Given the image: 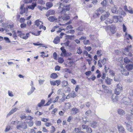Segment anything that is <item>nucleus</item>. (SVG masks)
<instances>
[{
	"mask_svg": "<svg viewBox=\"0 0 133 133\" xmlns=\"http://www.w3.org/2000/svg\"><path fill=\"white\" fill-rule=\"evenodd\" d=\"M51 84L52 85L54 86L56 85V82L55 81H50Z\"/></svg>",
	"mask_w": 133,
	"mask_h": 133,
	"instance_id": "nucleus-56",
	"label": "nucleus"
},
{
	"mask_svg": "<svg viewBox=\"0 0 133 133\" xmlns=\"http://www.w3.org/2000/svg\"><path fill=\"white\" fill-rule=\"evenodd\" d=\"M123 29L124 32H125V33L127 32L126 31L127 29V28L124 24L123 25Z\"/></svg>",
	"mask_w": 133,
	"mask_h": 133,
	"instance_id": "nucleus-54",
	"label": "nucleus"
},
{
	"mask_svg": "<svg viewBox=\"0 0 133 133\" xmlns=\"http://www.w3.org/2000/svg\"><path fill=\"white\" fill-rule=\"evenodd\" d=\"M68 84V83L67 81L64 80L62 82V85L63 87H65Z\"/></svg>",
	"mask_w": 133,
	"mask_h": 133,
	"instance_id": "nucleus-37",
	"label": "nucleus"
},
{
	"mask_svg": "<svg viewBox=\"0 0 133 133\" xmlns=\"http://www.w3.org/2000/svg\"><path fill=\"white\" fill-rule=\"evenodd\" d=\"M38 3L40 4L43 5L45 4V2L42 0H39Z\"/></svg>",
	"mask_w": 133,
	"mask_h": 133,
	"instance_id": "nucleus-45",
	"label": "nucleus"
},
{
	"mask_svg": "<svg viewBox=\"0 0 133 133\" xmlns=\"http://www.w3.org/2000/svg\"><path fill=\"white\" fill-rule=\"evenodd\" d=\"M124 63L126 64L130 63H133V59L130 60L128 58L126 57L124 58Z\"/></svg>",
	"mask_w": 133,
	"mask_h": 133,
	"instance_id": "nucleus-14",
	"label": "nucleus"
},
{
	"mask_svg": "<svg viewBox=\"0 0 133 133\" xmlns=\"http://www.w3.org/2000/svg\"><path fill=\"white\" fill-rule=\"evenodd\" d=\"M17 110V108H12L8 114V116H9L16 112Z\"/></svg>",
	"mask_w": 133,
	"mask_h": 133,
	"instance_id": "nucleus-22",
	"label": "nucleus"
},
{
	"mask_svg": "<svg viewBox=\"0 0 133 133\" xmlns=\"http://www.w3.org/2000/svg\"><path fill=\"white\" fill-rule=\"evenodd\" d=\"M86 130H87V132L88 133H91L92 131V130L90 128L88 127Z\"/></svg>",
	"mask_w": 133,
	"mask_h": 133,
	"instance_id": "nucleus-49",
	"label": "nucleus"
},
{
	"mask_svg": "<svg viewBox=\"0 0 133 133\" xmlns=\"http://www.w3.org/2000/svg\"><path fill=\"white\" fill-rule=\"evenodd\" d=\"M102 87L103 88L105 91V92H108V87L103 85H102Z\"/></svg>",
	"mask_w": 133,
	"mask_h": 133,
	"instance_id": "nucleus-47",
	"label": "nucleus"
},
{
	"mask_svg": "<svg viewBox=\"0 0 133 133\" xmlns=\"http://www.w3.org/2000/svg\"><path fill=\"white\" fill-rule=\"evenodd\" d=\"M104 8L103 7H100L96 11L95 14L97 16H99L104 11Z\"/></svg>",
	"mask_w": 133,
	"mask_h": 133,
	"instance_id": "nucleus-6",
	"label": "nucleus"
},
{
	"mask_svg": "<svg viewBox=\"0 0 133 133\" xmlns=\"http://www.w3.org/2000/svg\"><path fill=\"white\" fill-rule=\"evenodd\" d=\"M120 67L122 69L121 70L122 74L125 76L128 75L129 74L128 71L126 70L124 68H123L122 65Z\"/></svg>",
	"mask_w": 133,
	"mask_h": 133,
	"instance_id": "nucleus-7",
	"label": "nucleus"
},
{
	"mask_svg": "<svg viewBox=\"0 0 133 133\" xmlns=\"http://www.w3.org/2000/svg\"><path fill=\"white\" fill-rule=\"evenodd\" d=\"M122 90L123 88L121 84L120 83L117 84L116 85V88L115 90V94L117 95H118Z\"/></svg>",
	"mask_w": 133,
	"mask_h": 133,
	"instance_id": "nucleus-2",
	"label": "nucleus"
},
{
	"mask_svg": "<svg viewBox=\"0 0 133 133\" xmlns=\"http://www.w3.org/2000/svg\"><path fill=\"white\" fill-rule=\"evenodd\" d=\"M46 5L47 7V9L50 8L53 6L52 3L51 2H49L46 3Z\"/></svg>",
	"mask_w": 133,
	"mask_h": 133,
	"instance_id": "nucleus-27",
	"label": "nucleus"
},
{
	"mask_svg": "<svg viewBox=\"0 0 133 133\" xmlns=\"http://www.w3.org/2000/svg\"><path fill=\"white\" fill-rule=\"evenodd\" d=\"M65 37H66L67 39H69L72 40H74L75 39L76 36L74 35L69 36L67 35Z\"/></svg>",
	"mask_w": 133,
	"mask_h": 133,
	"instance_id": "nucleus-23",
	"label": "nucleus"
},
{
	"mask_svg": "<svg viewBox=\"0 0 133 133\" xmlns=\"http://www.w3.org/2000/svg\"><path fill=\"white\" fill-rule=\"evenodd\" d=\"M70 94V96L71 97L74 98L76 96L74 91H73L71 92V93Z\"/></svg>",
	"mask_w": 133,
	"mask_h": 133,
	"instance_id": "nucleus-39",
	"label": "nucleus"
},
{
	"mask_svg": "<svg viewBox=\"0 0 133 133\" xmlns=\"http://www.w3.org/2000/svg\"><path fill=\"white\" fill-rule=\"evenodd\" d=\"M28 124L29 126L31 127L34 124L33 121H30L28 122Z\"/></svg>",
	"mask_w": 133,
	"mask_h": 133,
	"instance_id": "nucleus-46",
	"label": "nucleus"
},
{
	"mask_svg": "<svg viewBox=\"0 0 133 133\" xmlns=\"http://www.w3.org/2000/svg\"><path fill=\"white\" fill-rule=\"evenodd\" d=\"M35 124L37 126H39L41 125V122L39 121H37L35 122Z\"/></svg>",
	"mask_w": 133,
	"mask_h": 133,
	"instance_id": "nucleus-43",
	"label": "nucleus"
},
{
	"mask_svg": "<svg viewBox=\"0 0 133 133\" xmlns=\"http://www.w3.org/2000/svg\"><path fill=\"white\" fill-rule=\"evenodd\" d=\"M21 124L22 125V126H23V128L26 129L27 128V125L26 124V123L25 122H24Z\"/></svg>",
	"mask_w": 133,
	"mask_h": 133,
	"instance_id": "nucleus-41",
	"label": "nucleus"
},
{
	"mask_svg": "<svg viewBox=\"0 0 133 133\" xmlns=\"http://www.w3.org/2000/svg\"><path fill=\"white\" fill-rule=\"evenodd\" d=\"M125 36L127 39L129 40V39H132V37L130 34L128 35L127 32H126L125 34Z\"/></svg>",
	"mask_w": 133,
	"mask_h": 133,
	"instance_id": "nucleus-33",
	"label": "nucleus"
},
{
	"mask_svg": "<svg viewBox=\"0 0 133 133\" xmlns=\"http://www.w3.org/2000/svg\"><path fill=\"white\" fill-rule=\"evenodd\" d=\"M58 98L59 97L58 96H57L55 100H53L54 99L53 98L50 99L49 100L48 102L45 105H44V106H46L49 105L51 103H54L56 102L58 100Z\"/></svg>",
	"mask_w": 133,
	"mask_h": 133,
	"instance_id": "nucleus-4",
	"label": "nucleus"
},
{
	"mask_svg": "<svg viewBox=\"0 0 133 133\" xmlns=\"http://www.w3.org/2000/svg\"><path fill=\"white\" fill-rule=\"evenodd\" d=\"M111 11L112 13L115 14L118 13L116 7L115 5H114L113 7L112 6L111 8Z\"/></svg>",
	"mask_w": 133,
	"mask_h": 133,
	"instance_id": "nucleus-19",
	"label": "nucleus"
},
{
	"mask_svg": "<svg viewBox=\"0 0 133 133\" xmlns=\"http://www.w3.org/2000/svg\"><path fill=\"white\" fill-rule=\"evenodd\" d=\"M110 30L112 34H114L116 32V28L114 26H112V27L111 26L110 27Z\"/></svg>",
	"mask_w": 133,
	"mask_h": 133,
	"instance_id": "nucleus-32",
	"label": "nucleus"
},
{
	"mask_svg": "<svg viewBox=\"0 0 133 133\" xmlns=\"http://www.w3.org/2000/svg\"><path fill=\"white\" fill-rule=\"evenodd\" d=\"M4 39L6 41V42L7 43H10L11 41H10L8 38L7 37H4Z\"/></svg>",
	"mask_w": 133,
	"mask_h": 133,
	"instance_id": "nucleus-58",
	"label": "nucleus"
},
{
	"mask_svg": "<svg viewBox=\"0 0 133 133\" xmlns=\"http://www.w3.org/2000/svg\"><path fill=\"white\" fill-rule=\"evenodd\" d=\"M129 46H127L125 49L124 51L125 52L124 54L127 56L131 57L132 56V54L130 52H129Z\"/></svg>",
	"mask_w": 133,
	"mask_h": 133,
	"instance_id": "nucleus-10",
	"label": "nucleus"
},
{
	"mask_svg": "<svg viewBox=\"0 0 133 133\" xmlns=\"http://www.w3.org/2000/svg\"><path fill=\"white\" fill-rule=\"evenodd\" d=\"M83 43L84 45H86L89 44L90 41L89 40L85 39L84 40Z\"/></svg>",
	"mask_w": 133,
	"mask_h": 133,
	"instance_id": "nucleus-44",
	"label": "nucleus"
},
{
	"mask_svg": "<svg viewBox=\"0 0 133 133\" xmlns=\"http://www.w3.org/2000/svg\"><path fill=\"white\" fill-rule=\"evenodd\" d=\"M79 110L78 109L75 107L73 108L71 111V114L72 115H75L78 112Z\"/></svg>",
	"mask_w": 133,
	"mask_h": 133,
	"instance_id": "nucleus-16",
	"label": "nucleus"
},
{
	"mask_svg": "<svg viewBox=\"0 0 133 133\" xmlns=\"http://www.w3.org/2000/svg\"><path fill=\"white\" fill-rule=\"evenodd\" d=\"M23 126H22V125L21 124L19 125H18L17 126V128L18 129H21V128H23Z\"/></svg>",
	"mask_w": 133,
	"mask_h": 133,
	"instance_id": "nucleus-63",
	"label": "nucleus"
},
{
	"mask_svg": "<svg viewBox=\"0 0 133 133\" xmlns=\"http://www.w3.org/2000/svg\"><path fill=\"white\" fill-rule=\"evenodd\" d=\"M50 77L52 79H55L58 77V76L56 74L54 73L50 75Z\"/></svg>",
	"mask_w": 133,
	"mask_h": 133,
	"instance_id": "nucleus-31",
	"label": "nucleus"
},
{
	"mask_svg": "<svg viewBox=\"0 0 133 133\" xmlns=\"http://www.w3.org/2000/svg\"><path fill=\"white\" fill-rule=\"evenodd\" d=\"M8 94L9 96L10 97H13L14 95L13 94L12 92V91H8Z\"/></svg>",
	"mask_w": 133,
	"mask_h": 133,
	"instance_id": "nucleus-52",
	"label": "nucleus"
},
{
	"mask_svg": "<svg viewBox=\"0 0 133 133\" xmlns=\"http://www.w3.org/2000/svg\"><path fill=\"white\" fill-rule=\"evenodd\" d=\"M75 31L74 30H70L68 31L66 33L68 34H73L75 33Z\"/></svg>",
	"mask_w": 133,
	"mask_h": 133,
	"instance_id": "nucleus-50",
	"label": "nucleus"
},
{
	"mask_svg": "<svg viewBox=\"0 0 133 133\" xmlns=\"http://www.w3.org/2000/svg\"><path fill=\"white\" fill-rule=\"evenodd\" d=\"M97 125V123L96 122L93 121L91 124V126L93 128H96Z\"/></svg>",
	"mask_w": 133,
	"mask_h": 133,
	"instance_id": "nucleus-30",
	"label": "nucleus"
},
{
	"mask_svg": "<svg viewBox=\"0 0 133 133\" xmlns=\"http://www.w3.org/2000/svg\"><path fill=\"white\" fill-rule=\"evenodd\" d=\"M36 6V3H32V5H29L28 6V8L31 9L32 10H33L35 8Z\"/></svg>",
	"mask_w": 133,
	"mask_h": 133,
	"instance_id": "nucleus-20",
	"label": "nucleus"
},
{
	"mask_svg": "<svg viewBox=\"0 0 133 133\" xmlns=\"http://www.w3.org/2000/svg\"><path fill=\"white\" fill-rule=\"evenodd\" d=\"M35 25L37 26H39L42 25L43 23V22L40 21L39 19H37L36 21L35 22Z\"/></svg>",
	"mask_w": 133,
	"mask_h": 133,
	"instance_id": "nucleus-18",
	"label": "nucleus"
},
{
	"mask_svg": "<svg viewBox=\"0 0 133 133\" xmlns=\"http://www.w3.org/2000/svg\"><path fill=\"white\" fill-rule=\"evenodd\" d=\"M64 70L65 72H68L69 74H71L72 73L71 71L69 70V69H64Z\"/></svg>",
	"mask_w": 133,
	"mask_h": 133,
	"instance_id": "nucleus-53",
	"label": "nucleus"
},
{
	"mask_svg": "<svg viewBox=\"0 0 133 133\" xmlns=\"http://www.w3.org/2000/svg\"><path fill=\"white\" fill-rule=\"evenodd\" d=\"M45 101L44 99H42L41 100L40 102L38 103V106L39 107H41L44 104Z\"/></svg>",
	"mask_w": 133,
	"mask_h": 133,
	"instance_id": "nucleus-26",
	"label": "nucleus"
},
{
	"mask_svg": "<svg viewBox=\"0 0 133 133\" xmlns=\"http://www.w3.org/2000/svg\"><path fill=\"white\" fill-rule=\"evenodd\" d=\"M112 80L110 78L107 77V79H105V82L108 85H110L111 84V82H112Z\"/></svg>",
	"mask_w": 133,
	"mask_h": 133,
	"instance_id": "nucleus-25",
	"label": "nucleus"
},
{
	"mask_svg": "<svg viewBox=\"0 0 133 133\" xmlns=\"http://www.w3.org/2000/svg\"><path fill=\"white\" fill-rule=\"evenodd\" d=\"M12 37L14 38H15V39H16V37H17V36L16 34V32L15 31H13L12 32Z\"/></svg>",
	"mask_w": 133,
	"mask_h": 133,
	"instance_id": "nucleus-48",
	"label": "nucleus"
},
{
	"mask_svg": "<svg viewBox=\"0 0 133 133\" xmlns=\"http://www.w3.org/2000/svg\"><path fill=\"white\" fill-rule=\"evenodd\" d=\"M117 128L119 133H126L124 127L121 125H118Z\"/></svg>",
	"mask_w": 133,
	"mask_h": 133,
	"instance_id": "nucleus-9",
	"label": "nucleus"
},
{
	"mask_svg": "<svg viewBox=\"0 0 133 133\" xmlns=\"http://www.w3.org/2000/svg\"><path fill=\"white\" fill-rule=\"evenodd\" d=\"M98 65L100 68H101L102 66V63L101 62V60H99L98 62Z\"/></svg>",
	"mask_w": 133,
	"mask_h": 133,
	"instance_id": "nucleus-57",
	"label": "nucleus"
},
{
	"mask_svg": "<svg viewBox=\"0 0 133 133\" xmlns=\"http://www.w3.org/2000/svg\"><path fill=\"white\" fill-rule=\"evenodd\" d=\"M61 50L62 53H61L60 54V56H64V57H67L68 56V54L69 55H70V54H71V53H70V54H69V53H67L66 52V51L65 49H64V47L62 46L60 48Z\"/></svg>",
	"mask_w": 133,
	"mask_h": 133,
	"instance_id": "nucleus-3",
	"label": "nucleus"
},
{
	"mask_svg": "<svg viewBox=\"0 0 133 133\" xmlns=\"http://www.w3.org/2000/svg\"><path fill=\"white\" fill-rule=\"evenodd\" d=\"M55 13V11L52 10H50L46 13V16L47 17L50 15H54Z\"/></svg>",
	"mask_w": 133,
	"mask_h": 133,
	"instance_id": "nucleus-12",
	"label": "nucleus"
},
{
	"mask_svg": "<svg viewBox=\"0 0 133 133\" xmlns=\"http://www.w3.org/2000/svg\"><path fill=\"white\" fill-rule=\"evenodd\" d=\"M86 50H87L88 51H90L91 49V48L90 46L85 47V48Z\"/></svg>",
	"mask_w": 133,
	"mask_h": 133,
	"instance_id": "nucleus-61",
	"label": "nucleus"
},
{
	"mask_svg": "<svg viewBox=\"0 0 133 133\" xmlns=\"http://www.w3.org/2000/svg\"><path fill=\"white\" fill-rule=\"evenodd\" d=\"M41 32V31H39L36 32H32V34H33L35 36H37L39 35H40V33Z\"/></svg>",
	"mask_w": 133,
	"mask_h": 133,
	"instance_id": "nucleus-42",
	"label": "nucleus"
},
{
	"mask_svg": "<svg viewBox=\"0 0 133 133\" xmlns=\"http://www.w3.org/2000/svg\"><path fill=\"white\" fill-rule=\"evenodd\" d=\"M110 15V13L109 12H107L104 15H102L100 17V19L101 21H103L108 17Z\"/></svg>",
	"mask_w": 133,
	"mask_h": 133,
	"instance_id": "nucleus-11",
	"label": "nucleus"
},
{
	"mask_svg": "<svg viewBox=\"0 0 133 133\" xmlns=\"http://www.w3.org/2000/svg\"><path fill=\"white\" fill-rule=\"evenodd\" d=\"M126 68L128 70H130L133 69V63L129 64L126 66Z\"/></svg>",
	"mask_w": 133,
	"mask_h": 133,
	"instance_id": "nucleus-17",
	"label": "nucleus"
},
{
	"mask_svg": "<svg viewBox=\"0 0 133 133\" xmlns=\"http://www.w3.org/2000/svg\"><path fill=\"white\" fill-rule=\"evenodd\" d=\"M60 41V38L59 37H57L53 41V42L55 44L58 43Z\"/></svg>",
	"mask_w": 133,
	"mask_h": 133,
	"instance_id": "nucleus-28",
	"label": "nucleus"
},
{
	"mask_svg": "<svg viewBox=\"0 0 133 133\" xmlns=\"http://www.w3.org/2000/svg\"><path fill=\"white\" fill-rule=\"evenodd\" d=\"M117 112L118 114L121 116H124L125 113L124 110L120 109H118Z\"/></svg>",
	"mask_w": 133,
	"mask_h": 133,
	"instance_id": "nucleus-15",
	"label": "nucleus"
},
{
	"mask_svg": "<svg viewBox=\"0 0 133 133\" xmlns=\"http://www.w3.org/2000/svg\"><path fill=\"white\" fill-rule=\"evenodd\" d=\"M77 53L79 54H81L82 52V50L80 47H77Z\"/></svg>",
	"mask_w": 133,
	"mask_h": 133,
	"instance_id": "nucleus-36",
	"label": "nucleus"
},
{
	"mask_svg": "<svg viewBox=\"0 0 133 133\" xmlns=\"http://www.w3.org/2000/svg\"><path fill=\"white\" fill-rule=\"evenodd\" d=\"M101 4L103 6H106L108 4L106 0H104L101 2Z\"/></svg>",
	"mask_w": 133,
	"mask_h": 133,
	"instance_id": "nucleus-35",
	"label": "nucleus"
},
{
	"mask_svg": "<svg viewBox=\"0 0 133 133\" xmlns=\"http://www.w3.org/2000/svg\"><path fill=\"white\" fill-rule=\"evenodd\" d=\"M73 118L74 117L73 116H69L68 118L67 121L69 122H70L73 120Z\"/></svg>",
	"mask_w": 133,
	"mask_h": 133,
	"instance_id": "nucleus-38",
	"label": "nucleus"
},
{
	"mask_svg": "<svg viewBox=\"0 0 133 133\" xmlns=\"http://www.w3.org/2000/svg\"><path fill=\"white\" fill-rule=\"evenodd\" d=\"M120 18H119V19L118 17L117 16H114L113 17V20L112 22H114V23H117L118 22V21L120 22H121L122 21V16H120Z\"/></svg>",
	"mask_w": 133,
	"mask_h": 133,
	"instance_id": "nucleus-5",
	"label": "nucleus"
},
{
	"mask_svg": "<svg viewBox=\"0 0 133 133\" xmlns=\"http://www.w3.org/2000/svg\"><path fill=\"white\" fill-rule=\"evenodd\" d=\"M112 99L113 102H116L118 100V96L117 95H112Z\"/></svg>",
	"mask_w": 133,
	"mask_h": 133,
	"instance_id": "nucleus-29",
	"label": "nucleus"
},
{
	"mask_svg": "<svg viewBox=\"0 0 133 133\" xmlns=\"http://www.w3.org/2000/svg\"><path fill=\"white\" fill-rule=\"evenodd\" d=\"M36 89L34 87H31L30 90L28 92L27 94L28 95H30Z\"/></svg>",
	"mask_w": 133,
	"mask_h": 133,
	"instance_id": "nucleus-24",
	"label": "nucleus"
},
{
	"mask_svg": "<svg viewBox=\"0 0 133 133\" xmlns=\"http://www.w3.org/2000/svg\"><path fill=\"white\" fill-rule=\"evenodd\" d=\"M25 19L23 18H21L19 20V22L21 23H24Z\"/></svg>",
	"mask_w": 133,
	"mask_h": 133,
	"instance_id": "nucleus-59",
	"label": "nucleus"
},
{
	"mask_svg": "<svg viewBox=\"0 0 133 133\" xmlns=\"http://www.w3.org/2000/svg\"><path fill=\"white\" fill-rule=\"evenodd\" d=\"M112 21L111 20L108 18L105 21V23L107 24H110L112 23Z\"/></svg>",
	"mask_w": 133,
	"mask_h": 133,
	"instance_id": "nucleus-34",
	"label": "nucleus"
},
{
	"mask_svg": "<svg viewBox=\"0 0 133 133\" xmlns=\"http://www.w3.org/2000/svg\"><path fill=\"white\" fill-rule=\"evenodd\" d=\"M17 33L18 34V36L21 38L25 39H26L28 38L29 34L28 33L25 34L23 33L22 31L18 30Z\"/></svg>",
	"mask_w": 133,
	"mask_h": 133,
	"instance_id": "nucleus-1",
	"label": "nucleus"
},
{
	"mask_svg": "<svg viewBox=\"0 0 133 133\" xmlns=\"http://www.w3.org/2000/svg\"><path fill=\"white\" fill-rule=\"evenodd\" d=\"M126 126L128 130L130 132H133V128L132 127L131 124L127 123Z\"/></svg>",
	"mask_w": 133,
	"mask_h": 133,
	"instance_id": "nucleus-13",
	"label": "nucleus"
},
{
	"mask_svg": "<svg viewBox=\"0 0 133 133\" xmlns=\"http://www.w3.org/2000/svg\"><path fill=\"white\" fill-rule=\"evenodd\" d=\"M39 84L40 85L42 84L45 81L44 80L39 79L38 80Z\"/></svg>",
	"mask_w": 133,
	"mask_h": 133,
	"instance_id": "nucleus-60",
	"label": "nucleus"
},
{
	"mask_svg": "<svg viewBox=\"0 0 133 133\" xmlns=\"http://www.w3.org/2000/svg\"><path fill=\"white\" fill-rule=\"evenodd\" d=\"M97 54L98 55V56L100 57L102 55L101 51V50H98L97 51Z\"/></svg>",
	"mask_w": 133,
	"mask_h": 133,
	"instance_id": "nucleus-55",
	"label": "nucleus"
},
{
	"mask_svg": "<svg viewBox=\"0 0 133 133\" xmlns=\"http://www.w3.org/2000/svg\"><path fill=\"white\" fill-rule=\"evenodd\" d=\"M91 74V72L90 71H87L85 73V74L86 75L88 76H89Z\"/></svg>",
	"mask_w": 133,
	"mask_h": 133,
	"instance_id": "nucleus-62",
	"label": "nucleus"
},
{
	"mask_svg": "<svg viewBox=\"0 0 133 133\" xmlns=\"http://www.w3.org/2000/svg\"><path fill=\"white\" fill-rule=\"evenodd\" d=\"M20 14H22L25 12H26V13H27L26 10H28V9H25L24 7V4H23L21 5L20 7Z\"/></svg>",
	"mask_w": 133,
	"mask_h": 133,
	"instance_id": "nucleus-8",
	"label": "nucleus"
},
{
	"mask_svg": "<svg viewBox=\"0 0 133 133\" xmlns=\"http://www.w3.org/2000/svg\"><path fill=\"white\" fill-rule=\"evenodd\" d=\"M48 19L50 22H53L57 20V18L54 16H51L49 17Z\"/></svg>",
	"mask_w": 133,
	"mask_h": 133,
	"instance_id": "nucleus-21",
	"label": "nucleus"
},
{
	"mask_svg": "<svg viewBox=\"0 0 133 133\" xmlns=\"http://www.w3.org/2000/svg\"><path fill=\"white\" fill-rule=\"evenodd\" d=\"M64 61V60L63 58L60 57L58 59V62L60 63H62Z\"/></svg>",
	"mask_w": 133,
	"mask_h": 133,
	"instance_id": "nucleus-40",
	"label": "nucleus"
},
{
	"mask_svg": "<svg viewBox=\"0 0 133 133\" xmlns=\"http://www.w3.org/2000/svg\"><path fill=\"white\" fill-rule=\"evenodd\" d=\"M70 41H69L67 40L65 43H64V45L66 46H68L70 43Z\"/></svg>",
	"mask_w": 133,
	"mask_h": 133,
	"instance_id": "nucleus-64",
	"label": "nucleus"
},
{
	"mask_svg": "<svg viewBox=\"0 0 133 133\" xmlns=\"http://www.w3.org/2000/svg\"><path fill=\"white\" fill-rule=\"evenodd\" d=\"M26 26V25L24 23L21 24L20 25V27L22 28H25Z\"/></svg>",
	"mask_w": 133,
	"mask_h": 133,
	"instance_id": "nucleus-51",
	"label": "nucleus"
}]
</instances>
